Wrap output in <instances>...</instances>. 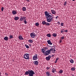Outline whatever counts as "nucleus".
Masks as SVG:
<instances>
[{
    "label": "nucleus",
    "mask_w": 76,
    "mask_h": 76,
    "mask_svg": "<svg viewBox=\"0 0 76 76\" xmlns=\"http://www.w3.org/2000/svg\"><path fill=\"white\" fill-rule=\"evenodd\" d=\"M29 47H31V44H29Z\"/></svg>",
    "instance_id": "c03bdc74"
},
{
    "label": "nucleus",
    "mask_w": 76,
    "mask_h": 76,
    "mask_svg": "<svg viewBox=\"0 0 76 76\" xmlns=\"http://www.w3.org/2000/svg\"><path fill=\"white\" fill-rule=\"evenodd\" d=\"M36 36V34L34 33H31L30 34V36L32 38H34Z\"/></svg>",
    "instance_id": "0eeeda50"
},
{
    "label": "nucleus",
    "mask_w": 76,
    "mask_h": 76,
    "mask_svg": "<svg viewBox=\"0 0 76 76\" xmlns=\"http://www.w3.org/2000/svg\"><path fill=\"white\" fill-rule=\"evenodd\" d=\"M45 50H47V49H48V48H47V47H45Z\"/></svg>",
    "instance_id": "79ce46f5"
},
{
    "label": "nucleus",
    "mask_w": 76,
    "mask_h": 76,
    "mask_svg": "<svg viewBox=\"0 0 76 76\" xmlns=\"http://www.w3.org/2000/svg\"><path fill=\"white\" fill-rule=\"evenodd\" d=\"M54 55H52V57H54Z\"/></svg>",
    "instance_id": "49530a36"
},
{
    "label": "nucleus",
    "mask_w": 76,
    "mask_h": 76,
    "mask_svg": "<svg viewBox=\"0 0 76 76\" xmlns=\"http://www.w3.org/2000/svg\"><path fill=\"white\" fill-rule=\"evenodd\" d=\"M25 47H26V48H29V46L28 45H26V44H25Z\"/></svg>",
    "instance_id": "412c9836"
},
{
    "label": "nucleus",
    "mask_w": 76,
    "mask_h": 76,
    "mask_svg": "<svg viewBox=\"0 0 76 76\" xmlns=\"http://www.w3.org/2000/svg\"><path fill=\"white\" fill-rule=\"evenodd\" d=\"M28 42H29L30 43H31L32 44L33 42V40L31 39H30L28 40Z\"/></svg>",
    "instance_id": "6ab92c4d"
},
{
    "label": "nucleus",
    "mask_w": 76,
    "mask_h": 76,
    "mask_svg": "<svg viewBox=\"0 0 76 76\" xmlns=\"http://www.w3.org/2000/svg\"><path fill=\"white\" fill-rule=\"evenodd\" d=\"M10 38V39H12V38H13V35H11L9 36Z\"/></svg>",
    "instance_id": "4be33fe9"
},
{
    "label": "nucleus",
    "mask_w": 76,
    "mask_h": 76,
    "mask_svg": "<svg viewBox=\"0 0 76 76\" xmlns=\"http://www.w3.org/2000/svg\"><path fill=\"white\" fill-rule=\"evenodd\" d=\"M61 42H62V39H60L59 40V43H61Z\"/></svg>",
    "instance_id": "f704fd0d"
},
{
    "label": "nucleus",
    "mask_w": 76,
    "mask_h": 76,
    "mask_svg": "<svg viewBox=\"0 0 76 76\" xmlns=\"http://www.w3.org/2000/svg\"><path fill=\"white\" fill-rule=\"evenodd\" d=\"M47 37H51V34H47Z\"/></svg>",
    "instance_id": "bb28decb"
},
{
    "label": "nucleus",
    "mask_w": 76,
    "mask_h": 76,
    "mask_svg": "<svg viewBox=\"0 0 76 76\" xmlns=\"http://www.w3.org/2000/svg\"><path fill=\"white\" fill-rule=\"evenodd\" d=\"M57 18H58V16H57L56 17V19H57Z\"/></svg>",
    "instance_id": "37998d69"
},
{
    "label": "nucleus",
    "mask_w": 76,
    "mask_h": 76,
    "mask_svg": "<svg viewBox=\"0 0 76 76\" xmlns=\"http://www.w3.org/2000/svg\"><path fill=\"white\" fill-rule=\"evenodd\" d=\"M52 71L53 73H54V72H56V69L55 68H53Z\"/></svg>",
    "instance_id": "b1692460"
},
{
    "label": "nucleus",
    "mask_w": 76,
    "mask_h": 76,
    "mask_svg": "<svg viewBox=\"0 0 76 76\" xmlns=\"http://www.w3.org/2000/svg\"><path fill=\"white\" fill-rule=\"evenodd\" d=\"M45 14L48 22H51L53 21L54 17L50 15V13H49L47 11H45Z\"/></svg>",
    "instance_id": "f257e3e1"
},
{
    "label": "nucleus",
    "mask_w": 76,
    "mask_h": 76,
    "mask_svg": "<svg viewBox=\"0 0 76 76\" xmlns=\"http://www.w3.org/2000/svg\"><path fill=\"white\" fill-rule=\"evenodd\" d=\"M50 47H51V46H50Z\"/></svg>",
    "instance_id": "8fccbe9b"
},
{
    "label": "nucleus",
    "mask_w": 76,
    "mask_h": 76,
    "mask_svg": "<svg viewBox=\"0 0 76 76\" xmlns=\"http://www.w3.org/2000/svg\"><path fill=\"white\" fill-rule=\"evenodd\" d=\"M47 42H48V44H50V45H52L53 44V43H52V42H51V40H47Z\"/></svg>",
    "instance_id": "f8f14e48"
},
{
    "label": "nucleus",
    "mask_w": 76,
    "mask_h": 76,
    "mask_svg": "<svg viewBox=\"0 0 76 76\" xmlns=\"http://www.w3.org/2000/svg\"><path fill=\"white\" fill-rule=\"evenodd\" d=\"M64 25V23H61V26H63Z\"/></svg>",
    "instance_id": "7c9ffc66"
},
{
    "label": "nucleus",
    "mask_w": 76,
    "mask_h": 76,
    "mask_svg": "<svg viewBox=\"0 0 76 76\" xmlns=\"http://www.w3.org/2000/svg\"><path fill=\"white\" fill-rule=\"evenodd\" d=\"M3 9H4V8L3 7H2L1 8V10L2 12H3Z\"/></svg>",
    "instance_id": "c9c22d12"
},
{
    "label": "nucleus",
    "mask_w": 76,
    "mask_h": 76,
    "mask_svg": "<svg viewBox=\"0 0 76 76\" xmlns=\"http://www.w3.org/2000/svg\"><path fill=\"white\" fill-rule=\"evenodd\" d=\"M19 17H15L14 18L15 20H19Z\"/></svg>",
    "instance_id": "2eb2a0df"
},
{
    "label": "nucleus",
    "mask_w": 76,
    "mask_h": 76,
    "mask_svg": "<svg viewBox=\"0 0 76 76\" xmlns=\"http://www.w3.org/2000/svg\"><path fill=\"white\" fill-rule=\"evenodd\" d=\"M0 76H2L1 75V72H0Z\"/></svg>",
    "instance_id": "de8ad7c7"
},
{
    "label": "nucleus",
    "mask_w": 76,
    "mask_h": 76,
    "mask_svg": "<svg viewBox=\"0 0 76 76\" xmlns=\"http://www.w3.org/2000/svg\"><path fill=\"white\" fill-rule=\"evenodd\" d=\"M71 70H72V71H74L75 70V67L71 68Z\"/></svg>",
    "instance_id": "cd10ccee"
},
{
    "label": "nucleus",
    "mask_w": 76,
    "mask_h": 76,
    "mask_svg": "<svg viewBox=\"0 0 76 76\" xmlns=\"http://www.w3.org/2000/svg\"><path fill=\"white\" fill-rule=\"evenodd\" d=\"M23 11H26V8L25 7H23Z\"/></svg>",
    "instance_id": "393cba45"
},
{
    "label": "nucleus",
    "mask_w": 76,
    "mask_h": 76,
    "mask_svg": "<svg viewBox=\"0 0 76 76\" xmlns=\"http://www.w3.org/2000/svg\"><path fill=\"white\" fill-rule=\"evenodd\" d=\"M64 32H68V30H64Z\"/></svg>",
    "instance_id": "4c0bfd02"
},
{
    "label": "nucleus",
    "mask_w": 76,
    "mask_h": 76,
    "mask_svg": "<svg viewBox=\"0 0 76 76\" xmlns=\"http://www.w3.org/2000/svg\"><path fill=\"white\" fill-rule=\"evenodd\" d=\"M63 72V70H62V69H60L59 71V73L61 74V73H62Z\"/></svg>",
    "instance_id": "c85d7f7f"
},
{
    "label": "nucleus",
    "mask_w": 76,
    "mask_h": 76,
    "mask_svg": "<svg viewBox=\"0 0 76 76\" xmlns=\"http://www.w3.org/2000/svg\"><path fill=\"white\" fill-rule=\"evenodd\" d=\"M35 73L34 71L28 70V71H26L25 72V75H28V76H34V75Z\"/></svg>",
    "instance_id": "7ed1b4c3"
},
{
    "label": "nucleus",
    "mask_w": 76,
    "mask_h": 76,
    "mask_svg": "<svg viewBox=\"0 0 76 76\" xmlns=\"http://www.w3.org/2000/svg\"><path fill=\"white\" fill-rule=\"evenodd\" d=\"M5 75L6 76H7V75H8V74H7V73H5Z\"/></svg>",
    "instance_id": "ea45409f"
},
{
    "label": "nucleus",
    "mask_w": 76,
    "mask_h": 76,
    "mask_svg": "<svg viewBox=\"0 0 76 76\" xmlns=\"http://www.w3.org/2000/svg\"><path fill=\"white\" fill-rule=\"evenodd\" d=\"M33 63L34 64V65H38V64H39V62L37 61H35L34 62H33Z\"/></svg>",
    "instance_id": "9d476101"
},
{
    "label": "nucleus",
    "mask_w": 76,
    "mask_h": 76,
    "mask_svg": "<svg viewBox=\"0 0 76 76\" xmlns=\"http://www.w3.org/2000/svg\"><path fill=\"white\" fill-rule=\"evenodd\" d=\"M46 69L47 70H49V69H50V67L48 66L46 67Z\"/></svg>",
    "instance_id": "72a5a7b5"
},
{
    "label": "nucleus",
    "mask_w": 76,
    "mask_h": 76,
    "mask_svg": "<svg viewBox=\"0 0 76 76\" xmlns=\"http://www.w3.org/2000/svg\"><path fill=\"white\" fill-rule=\"evenodd\" d=\"M12 13L13 15H16V14H17V12L16 11H12Z\"/></svg>",
    "instance_id": "dca6fc26"
},
{
    "label": "nucleus",
    "mask_w": 76,
    "mask_h": 76,
    "mask_svg": "<svg viewBox=\"0 0 76 76\" xmlns=\"http://www.w3.org/2000/svg\"><path fill=\"white\" fill-rule=\"evenodd\" d=\"M25 1H27V2H29V0H25Z\"/></svg>",
    "instance_id": "a19ab883"
},
{
    "label": "nucleus",
    "mask_w": 76,
    "mask_h": 76,
    "mask_svg": "<svg viewBox=\"0 0 76 76\" xmlns=\"http://www.w3.org/2000/svg\"><path fill=\"white\" fill-rule=\"evenodd\" d=\"M57 33H54L53 34V36L54 37H57Z\"/></svg>",
    "instance_id": "a211bd4d"
},
{
    "label": "nucleus",
    "mask_w": 76,
    "mask_h": 76,
    "mask_svg": "<svg viewBox=\"0 0 76 76\" xmlns=\"http://www.w3.org/2000/svg\"><path fill=\"white\" fill-rule=\"evenodd\" d=\"M70 63L73 64V63H74V61L73 60V59H71L70 60Z\"/></svg>",
    "instance_id": "5701e85b"
},
{
    "label": "nucleus",
    "mask_w": 76,
    "mask_h": 76,
    "mask_svg": "<svg viewBox=\"0 0 76 76\" xmlns=\"http://www.w3.org/2000/svg\"><path fill=\"white\" fill-rule=\"evenodd\" d=\"M26 17L21 16L20 17V21H23V20H26Z\"/></svg>",
    "instance_id": "6e6552de"
},
{
    "label": "nucleus",
    "mask_w": 76,
    "mask_h": 76,
    "mask_svg": "<svg viewBox=\"0 0 76 76\" xmlns=\"http://www.w3.org/2000/svg\"><path fill=\"white\" fill-rule=\"evenodd\" d=\"M58 23L60 25V21H58Z\"/></svg>",
    "instance_id": "a18cd8bd"
},
{
    "label": "nucleus",
    "mask_w": 76,
    "mask_h": 76,
    "mask_svg": "<svg viewBox=\"0 0 76 76\" xmlns=\"http://www.w3.org/2000/svg\"><path fill=\"white\" fill-rule=\"evenodd\" d=\"M51 58V56L50 55H49L48 56H47L46 57V60L47 61H49L50 60V58Z\"/></svg>",
    "instance_id": "1a4fd4ad"
},
{
    "label": "nucleus",
    "mask_w": 76,
    "mask_h": 76,
    "mask_svg": "<svg viewBox=\"0 0 76 76\" xmlns=\"http://www.w3.org/2000/svg\"><path fill=\"white\" fill-rule=\"evenodd\" d=\"M35 25H36V26H39V23L37 22V23H36Z\"/></svg>",
    "instance_id": "aec40b11"
},
{
    "label": "nucleus",
    "mask_w": 76,
    "mask_h": 76,
    "mask_svg": "<svg viewBox=\"0 0 76 76\" xmlns=\"http://www.w3.org/2000/svg\"><path fill=\"white\" fill-rule=\"evenodd\" d=\"M4 39L5 40V41H8V40H9V39H8V37H7V36L5 37L4 38Z\"/></svg>",
    "instance_id": "4468645a"
},
{
    "label": "nucleus",
    "mask_w": 76,
    "mask_h": 76,
    "mask_svg": "<svg viewBox=\"0 0 76 76\" xmlns=\"http://www.w3.org/2000/svg\"><path fill=\"white\" fill-rule=\"evenodd\" d=\"M51 12L52 14H53V15H56V11L54 10H51Z\"/></svg>",
    "instance_id": "9b49d317"
},
{
    "label": "nucleus",
    "mask_w": 76,
    "mask_h": 76,
    "mask_svg": "<svg viewBox=\"0 0 76 76\" xmlns=\"http://www.w3.org/2000/svg\"><path fill=\"white\" fill-rule=\"evenodd\" d=\"M72 1H75V0H72Z\"/></svg>",
    "instance_id": "09e8293b"
},
{
    "label": "nucleus",
    "mask_w": 76,
    "mask_h": 76,
    "mask_svg": "<svg viewBox=\"0 0 76 76\" xmlns=\"http://www.w3.org/2000/svg\"><path fill=\"white\" fill-rule=\"evenodd\" d=\"M18 38L20 40H23V38L22 36L21 35H20L19 36Z\"/></svg>",
    "instance_id": "ddd939ff"
},
{
    "label": "nucleus",
    "mask_w": 76,
    "mask_h": 76,
    "mask_svg": "<svg viewBox=\"0 0 76 76\" xmlns=\"http://www.w3.org/2000/svg\"><path fill=\"white\" fill-rule=\"evenodd\" d=\"M46 75H47V76H51V75L50 74V72H46Z\"/></svg>",
    "instance_id": "f3484780"
},
{
    "label": "nucleus",
    "mask_w": 76,
    "mask_h": 76,
    "mask_svg": "<svg viewBox=\"0 0 76 76\" xmlns=\"http://www.w3.org/2000/svg\"><path fill=\"white\" fill-rule=\"evenodd\" d=\"M56 50H55V49H54V51L53 52V53H56Z\"/></svg>",
    "instance_id": "58836bf2"
},
{
    "label": "nucleus",
    "mask_w": 76,
    "mask_h": 76,
    "mask_svg": "<svg viewBox=\"0 0 76 76\" xmlns=\"http://www.w3.org/2000/svg\"><path fill=\"white\" fill-rule=\"evenodd\" d=\"M40 1H41V0H40Z\"/></svg>",
    "instance_id": "3c124183"
},
{
    "label": "nucleus",
    "mask_w": 76,
    "mask_h": 76,
    "mask_svg": "<svg viewBox=\"0 0 76 76\" xmlns=\"http://www.w3.org/2000/svg\"><path fill=\"white\" fill-rule=\"evenodd\" d=\"M59 59V58H58H58H56V61L55 62V63H57V61Z\"/></svg>",
    "instance_id": "a878e982"
},
{
    "label": "nucleus",
    "mask_w": 76,
    "mask_h": 76,
    "mask_svg": "<svg viewBox=\"0 0 76 76\" xmlns=\"http://www.w3.org/2000/svg\"><path fill=\"white\" fill-rule=\"evenodd\" d=\"M61 39H64V37H61Z\"/></svg>",
    "instance_id": "e433bc0d"
},
{
    "label": "nucleus",
    "mask_w": 76,
    "mask_h": 76,
    "mask_svg": "<svg viewBox=\"0 0 76 76\" xmlns=\"http://www.w3.org/2000/svg\"><path fill=\"white\" fill-rule=\"evenodd\" d=\"M64 29H63L61 31V33H63V32H64Z\"/></svg>",
    "instance_id": "473e14b6"
},
{
    "label": "nucleus",
    "mask_w": 76,
    "mask_h": 76,
    "mask_svg": "<svg viewBox=\"0 0 76 76\" xmlns=\"http://www.w3.org/2000/svg\"><path fill=\"white\" fill-rule=\"evenodd\" d=\"M67 2L66 1H64V6H66V4H67Z\"/></svg>",
    "instance_id": "2f4dec72"
},
{
    "label": "nucleus",
    "mask_w": 76,
    "mask_h": 76,
    "mask_svg": "<svg viewBox=\"0 0 76 76\" xmlns=\"http://www.w3.org/2000/svg\"><path fill=\"white\" fill-rule=\"evenodd\" d=\"M25 24H27V22L26 21V19L23 21Z\"/></svg>",
    "instance_id": "c756f323"
},
{
    "label": "nucleus",
    "mask_w": 76,
    "mask_h": 76,
    "mask_svg": "<svg viewBox=\"0 0 76 76\" xmlns=\"http://www.w3.org/2000/svg\"><path fill=\"white\" fill-rule=\"evenodd\" d=\"M42 23L43 25H46V26H49L50 25V23H48V22H45V21H43L42 22Z\"/></svg>",
    "instance_id": "39448f33"
},
{
    "label": "nucleus",
    "mask_w": 76,
    "mask_h": 76,
    "mask_svg": "<svg viewBox=\"0 0 76 76\" xmlns=\"http://www.w3.org/2000/svg\"><path fill=\"white\" fill-rule=\"evenodd\" d=\"M53 49H50V50H48L47 51H45L44 49L42 48L41 49V51H42V53L45 56H47L48 55H50V53H51V51H53Z\"/></svg>",
    "instance_id": "f03ea898"
},
{
    "label": "nucleus",
    "mask_w": 76,
    "mask_h": 76,
    "mask_svg": "<svg viewBox=\"0 0 76 76\" xmlns=\"http://www.w3.org/2000/svg\"><path fill=\"white\" fill-rule=\"evenodd\" d=\"M38 59V55L36 54L33 57V60H37Z\"/></svg>",
    "instance_id": "423d86ee"
},
{
    "label": "nucleus",
    "mask_w": 76,
    "mask_h": 76,
    "mask_svg": "<svg viewBox=\"0 0 76 76\" xmlns=\"http://www.w3.org/2000/svg\"><path fill=\"white\" fill-rule=\"evenodd\" d=\"M23 58L26 60H29V54L28 53H25L23 55Z\"/></svg>",
    "instance_id": "20e7f679"
}]
</instances>
